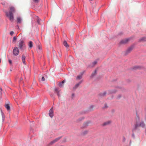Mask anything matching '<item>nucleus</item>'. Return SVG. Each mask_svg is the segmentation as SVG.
I'll return each instance as SVG.
<instances>
[{
  "label": "nucleus",
  "mask_w": 146,
  "mask_h": 146,
  "mask_svg": "<svg viewBox=\"0 0 146 146\" xmlns=\"http://www.w3.org/2000/svg\"><path fill=\"white\" fill-rule=\"evenodd\" d=\"M138 127H141L145 129L146 132V124L143 121L141 120L140 118L138 117H137L136 119V121L133 130V131L136 129Z\"/></svg>",
  "instance_id": "1"
},
{
  "label": "nucleus",
  "mask_w": 146,
  "mask_h": 146,
  "mask_svg": "<svg viewBox=\"0 0 146 146\" xmlns=\"http://www.w3.org/2000/svg\"><path fill=\"white\" fill-rule=\"evenodd\" d=\"M15 12V10L14 7L11 6L9 7V12L7 11L5 12L6 15L9 19L11 21H13L14 19V16L13 13Z\"/></svg>",
  "instance_id": "2"
},
{
  "label": "nucleus",
  "mask_w": 146,
  "mask_h": 146,
  "mask_svg": "<svg viewBox=\"0 0 146 146\" xmlns=\"http://www.w3.org/2000/svg\"><path fill=\"white\" fill-rule=\"evenodd\" d=\"M54 91L55 93H56L57 95L59 97L60 96L61 90L59 88H54Z\"/></svg>",
  "instance_id": "3"
},
{
  "label": "nucleus",
  "mask_w": 146,
  "mask_h": 146,
  "mask_svg": "<svg viewBox=\"0 0 146 146\" xmlns=\"http://www.w3.org/2000/svg\"><path fill=\"white\" fill-rule=\"evenodd\" d=\"M13 54L15 56H17L19 53V50L18 48L17 47H15L13 50Z\"/></svg>",
  "instance_id": "4"
},
{
  "label": "nucleus",
  "mask_w": 146,
  "mask_h": 146,
  "mask_svg": "<svg viewBox=\"0 0 146 146\" xmlns=\"http://www.w3.org/2000/svg\"><path fill=\"white\" fill-rule=\"evenodd\" d=\"M82 80L80 81L78 83L76 84L73 88V89L74 90H75L78 88L80 85L82 83Z\"/></svg>",
  "instance_id": "5"
},
{
  "label": "nucleus",
  "mask_w": 146,
  "mask_h": 146,
  "mask_svg": "<svg viewBox=\"0 0 146 146\" xmlns=\"http://www.w3.org/2000/svg\"><path fill=\"white\" fill-rule=\"evenodd\" d=\"M133 46L132 45L129 47L126 51V54L129 53L133 50Z\"/></svg>",
  "instance_id": "6"
},
{
  "label": "nucleus",
  "mask_w": 146,
  "mask_h": 146,
  "mask_svg": "<svg viewBox=\"0 0 146 146\" xmlns=\"http://www.w3.org/2000/svg\"><path fill=\"white\" fill-rule=\"evenodd\" d=\"M130 38H128L122 40L120 42L121 44H125L127 43L130 40Z\"/></svg>",
  "instance_id": "7"
},
{
  "label": "nucleus",
  "mask_w": 146,
  "mask_h": 146,
  "mask_svg": "<svg viewBox=\"0 0 146 146\" xmlns=\"http://www.w3.org/2000/svg\"><path fill=\"white\" fill-rule=\"evenodd\" d=\"M49 115L50 117L52 118L53 117L54 114L52 108H51L49 112Z\"/></svg>",
  "instance_id": "8"
},
{
  "label": "nucleus",
  "mask_w": 146,
  "mask_h": 146,
  "mask_svg": "<svg viewBox=\"0 0 146 146\" xmlns=\"http://www.w3.org/2000/svg\"><path fill=\"white\" fill-rule=\"evenodd\" d=\"M98 60V59H96V60L91 63L90 65L89 66L90 67H94L97 63Z\"/></svg>",
  "instance_id": "9"
},
{
  "label": "nucleus",
  "mask_w": 146,
  "mask_h": 146,
  "mask_svg": "<svg viewBox=\"0 0 146 146\" xmlns=\"http://www.w3.org/2000/svg\"><path fill=\"white\" fill-rule=\"evenodd\" d=\"M61 138V137H58L55 139L54 140L51 141L50 143V144L52 145V144H53L55 142L57 141L58 140L60 139Z\"/></svg>",
  "instance_id": "10"
},
{
  "label": "nucleus",
  "mask_w": 146,
  "mask_h": 146,
  "mask_svg": "<svg viewBox=\"0 0 146 146\" xmlns=\"http://www.w3.org/2000/svg\"><path fill=\"white\" fill-rule=\"evenodd\" d=\"M24 43V41L22 40L20 41L19 43V47L20 49H22L23 48V45Z\"/></svg>",
  "instance_id": "11"
},
{
  "label": "nucleus",
  "mask_w": 146,
  "mask_h": 146,
  "mask_svg": "<svg viewBox=\"0 0 146 146\" xmlns=\"http://www.w3.org/2000/svg\"><path fill=\"white\" fill-rule=\"evenodd\" d=\"M83 73H84L83 72L81 73L80 75H79L78 76H77V78H76V79L77 80H79L81 79L82 78V76Z\"/></svg>",
  "instance_id": "12"
},
{
  "label": "nucleus",
  "mask_w": 146,
  "mask_h": 146,
  "mask_svg": "<svg viewBox=\"0 0 146 146\" xmlns=\"http://www.w3.org/2000/svg\"><path fill=\"white\" fill-rule=\"evenodd\" d=\"M25 58H26V57H25V56L24 55H22V61L23 63L24 64H26L25 61Z\"/></svg>",
  "instance_id": "13"
},
{
  "label": "nucleus",
  "mask_w": 146,
  "mask_h": 146,
  "mask_svg": "<svg viewBox=\"0 0 146 146\" xmlns=\"http://www.w3.org/2000/svg\"><path fill=\"white\" fill-rule=\"evenodd\" d=\"M28 46L30 48H31L33 46V43L32 41H30L28 43Z\"/></svg>",
  "instance_id": "14"
},
{
  "label": "nucleus",
  "mask_w": 146,
  "mask_h": 146,
  "mask_svg": "<svg viewBox=\"0 0 146 146\" xmlns=\"http://www.w3.org/2000/svg\"><path fill=\"white\" fill-rule=\"evenodd\" d=\"M111 121H108L104 122L103 124V126H105L109 125L111 123Z\"/></svg>",
  "instance_id": "15"
},
{
  "label": "nucleus",
  "mask_w": 146,
  "mask_h": 146,
  "mask_svg": "<svg viewBox=\"0 0 146 146\" xmlns=\"http://www.w3.org/2000/svg\"><path fill=\"white\" fill-rule=\"evenodd\" d=\"M5 107L7 109V111H9L10 110V108L9 105L8 104H7L5 105Z\"/></svg>",
  "instance_id": "16"
},
{
  "label": "nucleus",
  "mask_w": 146,
  "mask_h": 146,
  "mask_svg": "<svg viewBox=\"0 0 146 146\" xmlns=\"http://www.w3.org/2000/svg\"><path fill=\"white\" fill-rule=\"evenodd\" d=\"M17 23H21L22 19L20 17H17Z\"/></svg>",
  "instance_id": "17"
},
{
  "label": "nucleus",
  "mask_w": 146,
  "mask_h": 146,
  "mask_svg": "<svg viewBox=\"0 0 146 146\" xmlns=\"http://www.w3.org/2000/svg\"><path fill=\"white\" fill-rule=\"evenodd\" d=\"M63 44L64 45L66 48H68V47H69V46L68 45V44H67V42L66 41H64V42Z\"/></svg>",
  "instance_id": "18"
},
{
  "label": "nucleus",
  "mask_w": 146,
  "mask_h": 146,
  "mask_svg": "<svg viewBox=\"0 0 146 146\" xmlns=\"http://www.w3.org/2000/svg\"><path fill=\"white\" fill-rule=\"evenodd\" d=\"M36 18L37 20V22L38 24H40V19H39L38 17L37 16H36Z\"/></svg>",
  "instance_id": "19"
},
{
  "label": "nucleus",
  "mask_w": 146,
  "mask_h": 146,
  "mask_svg": "<svg viewBox=\"0 0 146 146\" xmlns=\"http://www.w3.org/2000/svg\"><path fill=\"white\" fill-rule=\"evenodd\" d=\"M141 67H140L139 66H135L133 67V69L136 70V69H141Z\"/></svg>",
  "instance_id": "20"
},
{
  "label": "nucleus",
  "mask_w": 146,
  "mask_h": 146,
  "mask_svg": "<svg viewBox=\"0 0 146 146\" xmlns=\"http://www.w3.org/2000/svg\"><path fill=\"white\" fill-rule=\"evenodd\" d=\"M96 73H97V71L96 70H95L94 72L91 75V77H93L96 74Z\"/></svg>",
  "instance_id": "21"
},
{
  "label": "nucleus",
  "mask_w": 146,
  "mask_h": 146,
  "mask_svg": "<svg viewBox=\"0 0 146 146\" xmlns=\"http://www.w3.org/2000/svg\"><path fill=\"white\" fill-rule=\"evenodd\" d=\"M1 114H2V118H3V121L4 120V119L5 118V116H4V114H3V112L1 109Z\"/></svg>",
  "instance_id": "22"
},
{
  "label": "nucleus",
  "mask_w": 146,
  "mask_h": 146,
  "mask_svg": "<svg viewBox=\"0 0 146 146\" xmlns=\"http://www.w3.org/2000/svg\"><path fill=\"white\" fill-rule=\"evenodd\" d=\"M146 40V38L145 37H143L141 38L139 40V41H144Z\"/></svg>",
  "instance_id": "23"
},
{
  "label": "nucleus",
  "mask_w": 146,
  "mask_h": 146,
  "mask_svg": "<svg viewBox=\"0 0 146 146\" xmlns=\"http://www.w3.org/2000/svg\"><path fill=\"white\" fill-rule=\"evenodd\" d=\"M58 85L61 88L63 87L64 84H62L61 82H59Z\"/></svg>",
  "instance_id": "24"
},
{
  "label": "nucleus",
  "mask_w": 146,
  "mask_h": 146,
  "mask_svg": "<svg viewBox=\"0 0 146 146\" xmlns=\"http://www.w3.org/2000/svg\"><path fill=\"white\" fill-rule=\"evenodd\" d=\"M17 40V38L16 36H14L13 37V42L15 43V41Z\"/></svg>",
  "instance_id": "25"
},
{
  "label": "nucleus",
  "mask_w": 146,
  "mask_h": 146,
  "mask_svg": "<svg viewBox=\"0 0 146 146\" xmlns=\"http://www.w3.org/2000/svg\"><path fill=\"white\" fill-rule=\"evenodd\" d=\"M87 133H88V131H85L83 132L82 134L83 135H85V134H86Z\"/></svg>",
  "instance_id": "26"
},
{
  "label": "nucleus",
  "mask_w": 146,
  "mask_h": 146,
  "mask_svg": "<svg viewBox=\"0 0 146 146\" xmlns=\"http://www.w3.org/2000/svg\"><path fill=\"white\" fill-rule=\"evenodd\" d=\"M106 94V92H104L103 94H101V96H104Z\"/></svg>",
  "instance_id": "27"
},
{
  "label": "nucleus",
  "mask_w": 146,
  "mask_h": 146,
  "mask_svg": "<svg viewBox=\"0 0 146 146\" xmlns=\"http://www.w3.org/2000/svg\"><path fill=\"white\" fill-rule=\"evenodd\" d=\"M45 78H44V77L43 76H42L41 78V80L42 81H44L45 80Z\"/></svg>",
  "instance_id": "28"
},
{
  "label": "nucleus",
  "mask_w": 146,
  "mask_h": 146,
  "mask_svg": "<svg viewBox=\"0 0 146 146\" xmlns=\"http://www.w3.org/2000/svg\"><path fill=\"white\" fill-rule=\"evenodd\" d=\"M9 63H10V64H12V62L11 60L9 59Z\"/></svg>",
  "instance_id": "29"
},
{
  "label": "nucleus",
  "mask_w": 146,
  "mask_h": 146,
  "mask_svg": "<svg viewBox=\"0 0 146 146\" xmlns=\"http://www.w3.org/2000/svg\"><path fill=\"white\" fill-rule=\"evenodd\" d=\"M2 94V93L1 91H0V98H1V96Z\"/></svg>",
  "instance_id": "30"
},
{
  "label": "nucleus",
  "mask_w": 146,
  "mask_h": 146,
  "mask_svg": "<svg viewBox=\"0 0 146 146\" xmlns=\"http://www.w3.org/2000/svg\"><path fill=\"white\" fill-rule=\"evenodd\" d=\"M14 33V32L13 31H11L10 33V34L12 35Z\"/></svg>",
  "instance_id": "31"
},
{
  "label": "nucleus",
  "mask_w": 146,
  "mask_h": 146,
  "mask_svg": "<svg viewBox=\"0 0 146 146\" xmlns=\"http://www.w3.org/2000/svg\"><path fill=\"white\" fill-rule=\"evenodd\" d=\"M84 119V118L83 117H81L80 118H79L78 119V120L79 121H81V120H82Z\"/></svg>",
  "instance_id": "32"
},
{
  "label": "nucleus",
  "mask_w": 146,
  "mask_h": 146,
  "mask_svg": "<svg viewBox=\"0 0 146 146\" xmlns=\"http://www.w3.org/2000/svg\"><path fill=\"white\" fill-rule=\"evenodd\" d=\"M66 81V80H64L62 81V82H61V83H62V84H64V83Z\"/></svg>",
  "instance_id": "33"
},
{
  "label": "nucleus",
  "mask_w": 146,
  "mask_h": 146,
  "mask_svg": "<svg viewBox=\"0 0 146 146\" xmlns=\"http://www.w3.org/2000/svg\"><path fill=\"white\" fill-rule=\"evenodd\" d=\"M38 49L40 50L42 49L41 47L40 46H38Z\"/></svg>",
  "instance_id": "34"
},
{
  "label": "nucleus",
  "mask_w": 146,
  "mask_h": 146,
  "mask_svg": "<svg viewBox=\"0 0 146 146\" xmlns=\"http://www.w3.org/2000/svg\"><path fill=\"white\" fill-rule=\"evenodd\" d=\"M116 92V91L115 90H113L111 91V93H114Z\"/></svg>",
  "instance_id": "35"
},
{
  "label": "nucleus",
  "mask_w": 146,
  "mask_h": 146,
  "mask_svg": "<svg viewBox=\"0 0 146 146\" xmlns=\"http://www.w3.org/2000/svg\"><path fill=\"white\" fill-rule=\"evenodd\" d=\"M107 107V106L106 104H105L104 108H106Z\"/></svg>",
  "instance_id": "36"
},
{
  "label": "nucleus",
  "mask_w": 146,
  "mask_h": 146,
  "mask_svg": "<svg viewBox=\"0 0 146 146\" xmlns=\"http://www.w3.org/2000/svg\"><path fill=\"white\" fill-rule=\"evenodd\" d=\"M74 95H75V94H74V93L72 94V98L74 96Z\"/></svg>",
  "instance_id": "37"
},
{
  "label": "nucleus",
  "mask_w": 146,
  "mask_h": 146,
  "mask_svg": "<svg viewBox=\"0 0 146 146\" xmlns=\"http://www.w3.org/2000/svg\"><path fill=\"white\" fill-rule=\"evenodd\" d=\"M132 136L133 138H134L135 135L134 134H133L132 135Z\"/></svg>",
  "instance_id": "38"
},
{
  "label": "nucleus",
  "mask_w": 146,
  "mask_h": 146,
  "mask_svg": "<svg viewBox=\"0 0 146 146\" xmlns=\"http://www.w3.org/2000/svg\"><path fill=\"white\" fill-rule=\"evenodd\" d=\"M0 91H1V92H2V89L1 88H0Z\"/></svg>",
  "instance_id": "39"
},
{
  "label": "nucleus",
  "mask_w": 146,
  "mask_h": 146,
  "mask_svg": "<svg viewBox=\"0 0 146 146\" xmlns=\"http://www.w3.org/2000/svg\"><path fill=\"white\" fill-rule=\"evenodd\" d=\"M34 1H38V0H34Z\"/></svg>",
  "instance_id": "40"
},
{
  "label": "nucleus",
  "mask_w": 146,
  "mask_h": 146,
  "mask_svg": "<svg viewBox=\"0 0 146 146\" xmlns=\"http://www.w3.org/2000/svg\"><path fill=\"white\" fill-rule=\"evenodd\" d=\"M123 139L124 140H125V138H124Z\"/></svg>",
  "instance_id": "41"
},
{
  "label": "nucleus",
  "mask_w": 146,
  "mask_h": 146,
  "mask_svg": "<svg viewBox=\"0 0 146 146\" xmlns=\"http://www.w3.org/2000/svg\"><path fill=\"white\" fill-rule=\"evenodd\" d=\"M89 1H92V0H89Z\"/></svg>",
  "instance_id": "42"
}]
</instances>
